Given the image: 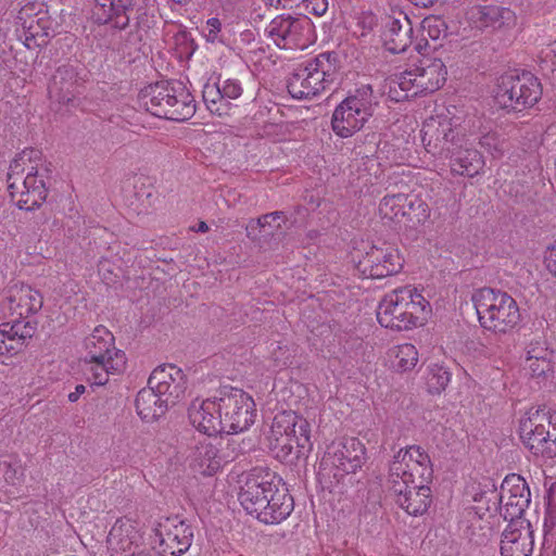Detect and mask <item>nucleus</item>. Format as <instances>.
Instances as JSON below:
<instances>
[{
    "instance_id": "nucleus-9",
    "label": "nucleus",
    "mask_w": 556,
    "mask_h": 556,
    "mask_svg": "<svg viewBox=\"0 0 556 556\" xmlns=\"http://www.w3.org/2000/svg\"><path fill=\"white\" fill-rule=\"evenodd\" d=\"M493 510L500 514L509 523L523 525L521 519L530 504V489L526 480L519 475L507 476L501 485V493H492Z\"/></svg>"
},
{
    "instance_id": "nucleus-31",
    "label": "nucleus",
    "mask_w": 556,
    "mask_h": 556,
    "mask_svg": "<svg viewBox=\"0 0 556 556\" xmlns=\"http://www.w3.org/2000/svg\"><path fill=\"white\" fill-rule=\"evenodd\" d=\"M191 467L203 476L215 475L223 466L219 447L210 439L200 441L191 453Z\"/></svg>"
},
{
    "instance_id": "nucleus-45",
    "label": "nucleus",
    "mask_w": 556,
    "mask_h": 556,
    "mask_svg": "<svg viewBox=\"0 0 556 556\" xmlns=\"http://www.w3.org/2000/svg\"><path fill=\"white\" fill-rule=\"evenodd\" d=\"M223 465L235 460L239 455L245 452L243 441H239L238 438H215Z\"/></svg>"
},
{
    "instance_id": "nucleus-2",
    "label": "nucleus",
    "mask_w": 556,
    "mask_h": 556,
    "mask_svg": "<svg viewBox=\"0 0 556 556\" xmlns=\"http://www.w3.org/2000/svg\"><path fill=\"white\" fill-rule=\"evenodd\" d=\"M140 99L156 117L185 122L195 113L194 98L181 81H157L142 89Z\"/></svg>"
},
{
    "instance_id": "nucleus-25",
    "label": "nucleus",
    "mask_w": 556,
    "mask_h": 556,
    "mask_svg": "<svg viewBox=\"0 0 556 556\" xmlns=\"http://www.w3.org/2000/svg\"><path fill=\"white\" fill-rule=\"evenodd\" d=\"M383 28V45L391 53L405 52L413 43V24L403 13H399V16H387Z\"/></svg>"
},
{
    "instance_id": "nucleus-55",
    "label": "nucleus",
    "mask_w": 556,
    "mask_h": 556,
    "mask_svg": "<svg viewBox=\"0 0 556 556\" xmlns=\"http://www.w3.org/2000/svg\"><path fill=\"white\" fill-rule=\"evenodd\" d=\"M551 427L548 429V437L546 438L547 458L556 456V414H551Z\"/></svg>"
},
{
    "instance_id": "nucleus-42",
    "label": "nucleus",
    "mask_w": 556,
    "mask_h": 556,
    "mask_svg": "<svg viewBox=\"0 0 556 556\" xmlns=\"http://www.w3.org/2000/svg\"><path fill=\"white\" fill-rule=\"evenodd\" d=\"M202 98L208 111L218 116L229 114V105L225 104L218 80L215 84H205Z\"/></svg>"
},
{
    "instance_id": "nucleus-18",
    "label": "nucleus",
    "mask_w": 556,
    "mask_h": 556,
    "mask_svg": "<svg viewBox=\"0 0 556 556\" xmlns=\"http://www.w3.org/2000/svg\"><path fill=\"white\" fill-rule=\"evenodd\" d=\"M159 539L157 553L161 556H180L191 546L193 531L189 525L177 518H167L155 530Z\"/></svg>"
},
{
    "instance_id": "nucleus-50",
    "label": "nucleus",
    "mask_w": 556,
    "mask_h": 556,
    "mask_svg": "<svg viewBox=\"0 0 556 556\" xmlns=\"http://www.w3.org/2000/svg\"><path fill=\"white\" fill-rule=\"evenodd\" d=\"M26 318H18L13 320L14 331L13 336L20 337L23 341L31 339L37 330V323L31 320H25Z\"/></svg>"
},
{
    "instance_id": "nucleus-23",
    "label": "nucleus",
    "mask_w": 556,
    "mask_h": 556,
    "mask_svg": "<svg viewBox=\"0 0 556 556\" xmlns=\"http://www.w3.org/2000/svg\"><path fill=\"white\" fill-rule=\"evenodd\" d=\"M191 425L200 432L212 437L224 432L220 401L218 397L192 402L188 408Z\"/></svg>"
},
{
    "instance_id": "nucleus-43",
    "label": "nucleus",
    "mask_w": 556,
    "mask_h": 556,
    "mask_svg": "<svg viewBox=\"0 0 556 556\" xmlns=\"http://www.w3.org/2000/svg\"><path fill=\"white\" fill-rule=\"evenodd\" d=\"M451 371L447 367L440 364H431L428 366L426 382L429 393L440 394L443 392L451 381Z\"/></svg>"
},
{
    "instance_id": "nucleus-56",
    "label": "nucleus",
    "mask_w": 556,
    "mask_h": 556,
    "mask_svg": "<svg viewBox=\"0 0 556 556\" xmlns=\"http://www.w3.org/2000/svg\"><path fill=\"white\" fill-rule=\"evenodd\" d=\"M532 376L541 377L552 370L551 359H527Z\"/></svg>"
},
{
    "instance_id": "nucleus-13",
    "label": "nucleus",
    "mask_w": 556,
    "mask_h": 556,
    "mask_svg": "<svg viewBox=\"0 0 556 556\" xmlns=\"http://www.w3.org/2000/svg\"><path fill=\"white\" fill-rule=\"evenodd\" d=\"M275 482L278 483V475L267 467L253 468L245 478L239 493V501L248 514L262 521V510L269 502L266 492H270Z\"/></svg>"
},
{
    "instance_id": "nucleus-32",
    "label": "nucleus",
    "mask_w": 556,
    "mask_h": 556,
    "mask_svg": "<svg viewBox=\"0 0 556 556\" xmlns=\"http://www.w3.org/2000/svg\"><path fill=\"white\" fill-rule=\"evenodd\" d=\"M472 18L481 27L493 29L510 28L516 25L517 16L513 10L496 4L478 5L471 11Z\"/></svg>"
},
{
    "instance_id": "nucleus-20",
    "label": "nucleus",
    "mask_w": 556,
    "mask_h": 556,
    "mask_svg": "<svg viewBox=\"0 0 556 556\" xmlns=\"http://www.w3.org/2000/svg\"><path fill=\"white\" fill-rule=\"evenodd\" d=\"M148 384L162 394L168 403L176 405L185 396L187 377L176 365L164 364L151 372Z\"/></svg>"
},
{
    "instance_id": "nucleus-58",
    "label": "nucleus",
    "mask_w": 556,
    "mask_h": 556,
    "mask_svg": "<svg viewBox=\"0 0 556 556\" xmlns=\"http://www.w3.org/2000/svg\"><path fill=\"white\" fill-rule=\"evenodd\" d=\"M26 345V342L23 341L20 337L13 336L5 339V354H16Z\"/></svg>"
},
{
    "instance_id": "nucleus-4",
    "label": "nucleus",
    "mask_w": 556,
    "mask_h": 556,
    "mask_svg": "<svg viewBox=\"0 0 556 556\" xmlns=\"http://www.w3.org/2000/svg\"><path fill=\"white\" fill-rule=\"evenodd\" d=\"M480 325L493 332L506 333L520 321V312L515 299L506 292L481 288L471 298Z\"/></svg>"
},
{
    "instance_id": "nucleus-35",
    "label": "nucleus",
    "mask_w": 556,
    "mask_h": 556,
    "mask_svg": "<svg viewBox=\"0 0 556 556\" xmlns=\"http://www.w3.org/2000/svg\"><path fill=\"white\" fill-rule=\"evenodd\" d=\"M298 438L299 433L294 434V437L292 434H266L267 447L277 459L292 463L293 460L306 457L312 451V448L306 447L302 450Z\"/></svg>"
},
{
    "instance_id": "nucleus-14",
    "label": "nucleus",
    "mask_w": 556,
    "mask_h": 556,
    "mask_svg": "<svg viewBox=\"0 0 556 556\" xmlns=\"http://www.w3.org/2000/svg\"><path fill=\"white\" fill-rule=\"evenodd\" d=\"M49 172L48 167L29 166L26 176L14 177V181L8 184L10 195L21 210L33 212L40 207L48 194L46 178Z\"/></svg>"
},
{
    "instance_id": "nucleus-22",
    "label": "nucleus",
    "mask_w": 556,
    "mask_h": 556,
    "mask_svg": "<svg viewBox=\"0 0 556 556\" xmlns=\"http://www.w3.org/2000/svg\"><path fill=\"white\" fill-rule=\"evenodd\" d=\"M327 459L345 473H355L366 460V448L356 438H345L328 447Z\"/></svg>"
},
{
    "instance_id": "nucleus-51",
    "label": "nucleus",
    "mask_w": 556,
    "mask_h": 556,
    "mask_svg": "<svg viewBox=\"0 0 556 556\" xmlns=\"http://www.w3.org/2000/svg\"><path fill=\"white\" fill-rule=\"evenodd\" d=\"M424 28L427 30L429 37L433 40L439 39L441 36L447 35V27L445 22L441 18H426L424 21Z\"/></svg>"
},
{
    "instance_id": "nucleus-1",
    "label": "nucleus",
    "mask_w": 556,
    "mask_h": 556,
    "mask_svg": "<svg viewBox=\"0 0 556 556\" xmlns=\"http://www.w3.org/2000/svg\"><path fill=\"white\" fill-rule=\"evenodd\" d=\"M431 314L430 303L410 286L387 293L379 303L377 319L392 330H409L422 326Z\"/></svg>"
},
{
    "instance_id": "nucleus-40",
    "label": "nucleus",
    "mask_w": 556,
    "mask_h": 556,
    "mask_svg": "<svg viewBox=\"0 0 556 556\" xmlns=\"http://www.w3.org/2000/svg\"><path fill=\"white\" fill-rule=\"evenodd\" d=\"M405 193L388 194L379 204V215L382 219L394 223H403Z\"/></svg>"
},
{
    "instance_id": "nucleus-60",
    "label": "nucleus",
    "mask_w": 556,
    "mask_h": 556,
    "mask_svg": "<svg viewBox=\"0 0 556 556\" xmlns=\"http://www.w3.org/2000/svg\"><path fill=\"white\" fill-rule=\"evenodd\" d=\"M21 156H24V160L29 166H37V161L41 160V151L37 149H25L20 153Z\"/></svg>"
},
{
    "instance_id": "nucleus-19",
    "label": "nucleus",
    "mask_w": 556,
    "mask_h": 556,
    "mask_svg": "<svg viewBox=\"0 0 556 556\" xmlns=\"http://www.w3.org/2000/svg\"><path fill=\"white\" fill-rule=\"evenodd\" d=\"M84 81L76 66L71 64L59 66L48 87L51 103L75 106Z\"/></svg>"
},
{
    "instance_id": "nucleus-5",
    "label": "nucleus",
    "mask_w": 556,
    "mask_h": 556,
    "mask_svg": "<svg viewBox=\"0 0 556 556\" xmlns=\"http://www.w3.org/2000/svg\"><path fill=\"white\" fill-rule=\"evenodd\" d=\"M541 97V83L528 71H510L498 78L495 101L508 113L530 109Z\"/></svg>"
},
{
    "instance_id": "nucleus-64",
    "label": "nucleus",
    "mask_w": 556,
    "mask_h": 556,
    "mask_svg": "<svg viewBox=\"0 0 556 556\" xmlns=\"http://www.w3.org/2000/svg\"><path fill=\"white\" fill-rule=\"evenodd\" d=\"M86 392V387L84 384H77L75 387V391L74 392H71L68 395H67V399L70 402L72 403H75L78 401V399L80 397V395H83L84 393Z\"/></svg>"
},
{
    "instance_id": "nucleus-30",
    "label": "nucleus",
    "mask_w": 556,
    "mask_h": 556,
    "mask_svg": "<svg viewBox=\"0 0 556 556\" xmlns=\"http://www.w3.org/2000/svg\"><path fill=\"white\" fill-rule=\"evenodd\" d=\"M9 308L12 315L27 318L38 313L43 304V296L28 285H15L9 290Z\"/></svg>"
},
{
    "instance_id": "nucleus-10",
    "label": "nucleus",
    "mask_w": 556,
    "mask_h": 556,
    "mask_svg": "<svg viewBox=\"0 0 556 556\" xmlns=\"http://www.w3.org/2000/svg\"><path fill=\"white\" fill-rule=\"evenodd\" d=\"M403 264L399 250L390 243L381 242L365 249L355 267L365 278L381 279L400 273Z\"/></svg>"
},
{
    "instance_id": "nucleus-34",
    "label": "nucleus",
    "mask_w": 556,
    "mask_h": 556,
    "mask_svg": "<svg viewBox=\"0 0 556 556\" xmlns=\"http://www.w3.org/2000/svg\"><path fill=\"white\" fill-rule=\"evenodd\" d=\"M86 349V355L84 361L91 363L96 361L108 359L109 356H114V337L104 327H97L93 332L85 339L84 342Z\"/></svg>"
},
{
    "instance_id": "nucleus-28",
    "label": "nucleus",
    "mask_w": 556,
    "mask_h": 556,
    "mask_svg": "<svg viewBox=\"0 0 556 556\" xmlns=\"http://www.w3.org/2000/svg\"><path fill=\"white\" fill-rule=\"evenodd\" d=\"M464 137L462 136L454 149L442 159L450 160V167L453 174L473 177L479 175L484 166V160L481 153L473 148L464 147Z\"/></svg>"
},
{
    "instance_id": "nucleus-38",
    "label": "nucleus",
    "mask_w": 556,
    "mask_h": 556,
    "mask_svg": "<svg viewBox=\"0 0 556 556\" xmlns=\"http://www.w3.org/2000/svg\"><path fill=\"white\" fill-rule=\"evenodd\" d=\"M93 384L104 386L109 381L110 374L122 372L126 366V356L123 351H115L114 356L104 361L90 363Z\"/></svg>"
},
{
    "instance_id": "nucleus-6",
    "label": "nucleus",
    "mask_w": 556,
    "mask_h": 556,
    "mask_svg": "<svg viewBox=\"0 0 556 556\" xmlns=\"http://www.w3.org/2000/svg\"><path fill=\"white\" fill-rule=\"evenodd\" d=\"M377 105L372 87L362 86L336 108L331 118L332 130L341 138L351 137L372 116Z\"/></svg>"
},
{
    "instance_id": "nucleus-54",
    "label": "nucleus",
    "mask_w": 556,
    "mask_h": 556,
    "mask_svg": "<svg viewBox=\"0 0 556 556\" xmlns=\"http://www.w3.org/2000/svg\"><path fill=\"white\" fill-rule=\"evenodd\" d=\"M49 218L50 216L45 211L33 213L31 216L27 218L28 229L33 233H37L38 231L42 230V226L48 223Z\"/></svg>"
},
{
    "instance_id": "nucleus-27",
    "label": "nucleus",
    "mask_w": 556,
    "mask_h": 556,
    "mask_svg": "<svg viewBox=\"0 0 556 556\" xmlns=\"http://www.w3.org/2000/svg\"><path fill=\"white\" fill-rule=\"evenodd\" d=\"M296 433H299L298 440L302 450L313 447L309 422L292 410H283L275 415L267 434L294 437Z\"/></svg>"
},
{
    "instance_id": "nucleus-62",
    "label": "nucleus",
    "mask_w": 556,
    "mask_h": 556,
    "mask_svg": "<svg viewBox=\"0 0 556 556\" xmlns=\"http://www.w3.org/2000/svg\"><path fill=\"white\" fill-rule=\"evenodd\" d=\"M17 470L8 462L3 460L1 477L11 484L15 483Z\"/></svg>"
},
{
    "instance_id": "nucleus-15",
    "label": "nucleus",
    "mask_w": 556,
    "mask_h": 556,
    "mask_svg": "<svg viewBox=\"0 0 556 556\" xmlns=\"http://www.w3.org/2000/svg\"><path fill=\"white\" fill-rule=\"evenodd\" d=\"M16 18L24 30L25 46L28 49L47 45L51 21L45 3H26L18 11Z\"/></svg>"
},
{
    "instance_id": "nucleus-41",
    "label": "nucleus",
    "mask_w": 556,
    "mask_h": 556,
    "mask_svg": "<svg viewBox=\"0 0 556 556\" xmlns=\"http://www.w3.org/2000/svg\"><path fill=\"white\" fill-rule=\"evenodd\" d=\"M130 532L132 527L128 522L117 520L108 535V544L115 552H130L134 544Z\"/></svg>"
},
{
    "instance_id": "nucleus-48",
    "label": "nucleus",
    "mask_w": 556,
    "mask_h": 556,
    "mask_svg": "<svg viewBox=\"0 0 556 556\" xmlns=\"http://www.w3.org/2000/svg\"><path fill=\"white\" fill-rule=\"evenodd\" d=\"M218 86L220 87L225 104L230 106V100H237L241 97L243 88L237 79L218 77Z\"/></svg>"
},
{
    "instance_id": "nucleus-46",
    "label": "nucleus",
    "mask_w": 556,
    "mask_h": 556,
    "mask_svg": "<svg viewBox=\"0 0 556 556\" xmlns=\"http://www.w3.org/2000/svg\"><path fill=\"white\" fill-rule=\"evenodd\" d=\"M283 215L285 213L282 211H275L264 214L256 219H251L245 228L248 238L254 242L260 243L261 230L266 226H270L271 222L281 218Z\"/></svg>"
},
{
    "instance_id": "nucleus-17",
    "label": "nucleus",
    "mask_w": 556,
    "mask_h": 556,
    "mask_svg": "<svg viewBox=\"0 0 556 556\" xmlns=\"http://www.w3.org/2000/svg\"><path fill=\"white\" fill-rule=\"evenodd\" d=\"M462 136L453 128L450 118L430 117L421 128V140L428 153L442 159L454 149Z\"/></svg>"
},
{
    "instance_id": "nucleus-36",
    "label": "nucleus",
    "mask_w": 556,
    "mask_h": 556,
    "mask_svg": "<svg viewBox=\"0 0 556 556\" xmlns=\"http://www.w3.org/2000/svg\"><path fill=\"white\" fill-rule=\"evenodd\" d=\"M410 72L393 74L383 80L381 93L386 94L391 101L401 102L416 97L418 93L412 83Z\"/></svg>"
},
{
    "instance_id": "nucleus-11",
    "label": "nucleus",
    "mask_w": 556,
    "mask_h": 556,
    "mask_svg": "<svg viewBox=\"0 0 556 556\" xmlns=\"http://www.w3.org/2000/svg\"><path fill=\"white\" fill-rule=\"evenodd\" d=\"M266 33L282 49L302 50L314 40V26L307 16H277L266 27Z\"/></svg>"
},
{
    "instance_id": "nucleus-37",
    "label": "nucleus",
    "mask_w": 556,
    "mask_h": 556,
    "mask_svg": "<svg viewBox=\"0 0 556 556\" xmlns=\"http://www.w3.org/2000/svg\"><path fill=\"white\" fill-rule=\"evenodd\" d=\"M104 16H98L100 23H110L114 28L125 29L129 26V0H96Z\"/></svg>"
},
{
    "instance_id": "nucleus-47",
    "label": "nucleus",
    "mask_w": 556,
    "mask_h": 556,
    "mask_svg": "<svg viewBox=\"0 0 556 556\" xmlns=\"http://www.w3.org/2000/svg\"><path fill=\"white\" fill-rule=\"evenodd\" d=\"M396 366L402 371L412 370L418 362V351L409 343L397 346L395 354Z\"/></svg>"
},
{
    "instance_id": "nucleus-33",
    "label": "nucleus",
    "mask_w": 556,
    "mask_h": 556,
    "mask_svg": "<svg viewBox=\"0 0 556 556\" xmlns=\"http://www.w3.org/2000/svg\"><path fill=\"white\" fill-rule=\"evenodd\" d=\"M138 415L144 421H154L162 417L173 404L149 384L141 389L135 400Z\"/></svg>"
},
{
    "instance_id": "nucleus-3",
    "label": "nucleus",
    "mask_w": 556,
    "mask_h": 556,
    "mask_svg": "<svg viewBox=\"0 0 556 556\" xmlns=\"http://www.w3.org/2000/svg\"><path fill=\"white\" fill-rule=\"evenodd\" d=\"M338 68L336 52L319 53L293 71L288 79V92L294 99H312L331 88Z\"/></svg>"
},
{
    "instance_id": "nucleus-12",
    "label": "nucleus",
    "mask_w": 556,
    "mask_h": 556,
    "mask_svg": "<svg viewBox=\"0 0 556 556\" xmlns=\"http://www.w3.org/2000/svg\"><path fill=\"white\" fill-rule=\"evenodd\" d=\"M220 413L223 415L224 432L237 434L247 430L255 417L254 402L241 389L220 391Z\"/></svg>"
},
{
    "instance_id": "nucleus-57",
    "label": "nucleus",
    "mask_w": 556,
    "mask_h": 556,
    "mask_svg": "<svg viewBox=\"0 0 556 556\" xmlns=\"http://www.w3.org/2000/svg\"><path fill=\"white\" fill-rule=\"evenodd\" d=\"M527 359H549L552 352H549L546 348L541 346L539 343H531L528 351Z\"/></svg>"
},
{
    "instance_id": "nucleus-44",
    "label": "nucleus",
    "mask_w": 556,
    "mask_h": 556,
    "mask_svg": "<svg viewBox=\"0 0 556 556\" xmlns=\"http://www.w3.org/2000/svg\"><path fill=\"white\" fill-rule=\"evenodd\" d=\"M129 15L130 21H136L137 27H150L151 18L153 15V4L149 5L150 0H129Z\"/></svg>"
},
{
    "instance_id": "nucleus-29",
    "label": "nucleus",
    "mask_w": 556,
    "mask_h": 556,
    "mask_svg": "<svg viewBox=\"0 0 556 556\" xmlns=\"http://www.w3.org/2000/svg\"><path fill=\"white\" fill-rule=\"evenodd\" d=\"M533 532L530 523L527 526L509 523L502 534V556H531L533 551Z\"/></svg>"
},
{
    "instance_id": "nucleus-52",
    "label": "nucleus",
    "mask_w": 556,
    "mask_h": 556,
    "mask_svg": "<svg viewBox=\"0 0 556 556\" xmlns=\"http://www.w3.org/2000/svg\"><path fill=\"white\" fill-rule=\"evenodd\" d=\"M29 165L24 160V156H21L20 153L11 162L9 173H8V184L10 181H14V177H24L28 172Z\"/></svg>"
},
{
    "instance_id": "nucleus-63",
    "label": "nucleus",
    "mask_w": 556,
    "mask_h": 556,
    "mask_svg": "<svg viewBox=\"0 0 556 556\" xmlns=\"http://www.w3.org/2000/svg\"><path fill=\"white\" fill-rule=\"evenodd\" d=\"M546 263L548 270L556 276V241L552 245L548 256H546Z\"/></svg>"
},
{
    "instance_id": "nucleus-53",
    "label": "nucleus",
    "mask_w": 556,
    "mask_h": 556,
    "mask_svg": "<svg viewBox=\"0 0 556 556\" xmlns=\"http://www.w3.org/2000/svg\"><path fill=\"white\" fill-rule=\"evenodd\" d=\"M316 16H323L328 10V0H300V5Z\"/></svg>"
},
{
    "instance_id": "nucleus-59",
    "label": "nucleus",
    "mask_w": 556,
    "mask_h": 556,
    "mask_svg": "<svg viewBox=\"0 0 556 556\" xmlns=\"http://www.w3.org/2000/svg\"><path fill=\"white\" fill-rule=\"evenodd\" d=\"M263 2L275 9H293L300 7V0H263Z\"/></svg>"
},
{
    "instance_id": "nucleus-49",
    "label": "nucleus",
    "mask_w": 556,
    "mask_h": 556,
    "mask_svg": "<svg viewBox=\"0 0 556 556\" xmlns=\"http://www.w3.org/2000/svg\"><path fill=\"white\" fill-rule=\"evenodd\" d=\"M479 143L481 148L494 156H500L503 153L504 140L495 132H488L481 136Z\"/></svg>"
},
{
    "instance_id": "nucleus-39",
    "label": "nucleus",
    "mask_w": 556,
    "mask_h": 556,
    "mask_svg": "<svg viewBox=\"0 0 556 556\" xmlns=\"http://www.w3.org/2000/svg\"><path fill=\"white\" fill-rule=\"evenodd\" d=\"M404 212L403 223L408 227H416L430 216L428 204L416 195L406 194Z\"/></svg>"
},
{
    "instance_id": "nucleus-8",
    "label": "nucleus",
    "mask_w": 556,
    "mask_h": 556,
    "mask_svg": "<svg viewBox=\"0 0 556 556\" xmlns=\"http://www.w3.org/2000/svg\"><path fill=\"white\" fill-rule=\"evenodd\" d=\"M433 477V468L429 455L419 445L401 448L393 457L389 468V484L395 480L410 484L429 483Z\"/></svg>"
},
{
    "instance_id": "nucleus-24",
    "label": "nucleus",
    "mask_w": 556,
    "mask_h": 556,
    "mask_svg": "<svg viewBox=\"0 0 556 556\" xmlns=\"http://www.w3.org/2000/svg\"><path fill=\"white\" fill-rule=\"evenodd\" d=\"M417 93L434 92L446 81L447 71L439 58L424 56L415 70L409 71Z\"/></svg>"
},
{
    "instance_id": "nucleus-26",
    "label": "nucleus",
    "mask_w": 556,
    "mask_h": 556,
    "mask_svg": "<svg viewBox=\"0 0 556 556\" xmlns=\"http://www.w3.org/2000/svg\"><path fill=\"white\" fill-rule=\"evenodd\" d=\"M268 505L262 510V522L267 525L279 523L285 520L293 510L294 502L292 495L282 479L278 476V483L270 492H266Z\"/></svg>"
},
{
    "instance_id": "nucleus-61",
    "label": "nucleus",
    "mask_w": 556,
    "mask_h": 556,
    "mask_svg": "<svg viewBox=\"0 0 556 556\" xmlns=\"http://www.w3.org/2000/svg\"><path fill=\"white\" fill-rule=\"evenodd\" d=\"M208 33L206 34L208 41H214L217 38V34L220 31L222 23L217 17L208 18L207 21Z\"/></svg>"
},
{
    "instance_id": "nucleus-21",
    "label": "nucleus",
    "mask_w": 556,
    "mask_h": 556,
    "mask_svg": "<svg viewBox=\"0 0 556 556\" xmlns=\"http://www.w3.org/2000/svg\"><path fill=\"white\" fill-rule=\"evenodd\" d=\"M389 486L395 495L396 504L408 515L421 516L429 509L432 494L428 483L410 484L395 480V483L389 484Z\"/></svg>"
},
{
    "instance_id": "nucleus-7",
    "label": "nucleus",
    "mask_w": 556,
    "mask_h": 556,
    "mask_svg": "<svg viewBox=\"0 0 556 556\" xmlns=\"http://www.w3.org/2000/svg\"><path fill=\"white\" fill-rule=\"evenodd\" d=\"M377 105L372 87L362 86L336 108L331 118L332 130L341 138L351 137L372 116Z\"/></svg>"
},
{
    "instance_id": "nucleus-16",
    "label": "nucleus",
    "mask_w": 556,
    "mask_h": 556,
    "mask_svg": "<svg viewBox=\"0 0 556 556\" xmlns=\"http://www.w3.org/2000/svg\"><path fill=\"white\" fill-rule=\"evenodd\" d=\"M551 422L549 410L545 407H531L527 412V416L520 420V439L534 455L547 457L546 438Z\"/></svg>"
}]
</instances>
